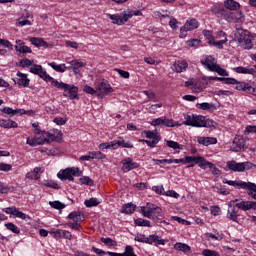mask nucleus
<instances>
[{
  "label": "nucleus",
  "mask_w": 256,
  "mask_h": 256,
  "mask_svg": "<svg viewBox=\"0 0 256 256\" xmlns=\"http://www.w3.org/2000/svg\"><path fill=\"white\" fill-rule=\"evenodd\" d=\"M151 125L153 127H157L159 125H162L163 127H177L179 126V122L174 121L173 119H169L166 116H163L153 119Z\"/></svg>",
  "instance_id": "12"
},
{
  "label": "nucleus",
  "mask_w": 256,
  "mask_h": 256,
  "mask_svg": "<svg viewBox=\"0 0 256 256\" xmlns=\"http://www.w3.org/2000/svg\"><path fill=\"white\" fill-rule=\"evenodd\" d=\"M36 137V142L37 145H45V143H49L47 140V136L45 135V132L42 133V137L41 136H35Z\"/></svg>",
  "instance_id": "54"
},
{
  "label": "nucleus",
  "mask_w": 256,
  "mask_h": 256,
  "mask_svg": "<svg viewBox=\"0 0 256 256\" xmlns=\"http://www.w3.org/2000/svg\"><path fill=\"white\" fill-rule=\"evenodd\" d=\"M44 187H49L50 189H61V186L53 180H45L43 182Z\"/></svg>",
  "instance_id": "50"
},
{
  "label": "nucleus",
  "mask_w": 256,
  "mask_h": 256,
  "mask_svg": "<svg viewBox=\"0 0 256 256\" xmlns=\"http://www.w3.org/2000/svg\"><path fill=\"white\" fill-rule=\"evenodd\" d=\"M194 165H198L200 167V169H211L213 168V163L207 161L204 157L202 156H194Z\"/></svg>",
  "instance_id": "22"
},
{
  "label": "nucleus",
  "mask_w": 256,
  "mask_h": 256,
  "mask_svg": "<svg viewBox=\"0 0 256 256\" xmlns=\"http://www.w3.org/2000/svg\"><path fill=\"white\" fill-rule=\"evenodd\" d=\"M245 135H249V133H256V126L255 125H248L245 129Z\"/></svg>",
  "instance_id": "64"
},
{
  "label": "nucleus",
  "mask_w": 256,
  "mask_h": 256,
  "mask_svg": "<svg viewBox=\"0 0 256 256\" xmlns=\"http://www.w3.org/2000/svg\"><path fill=\"white\" fill-rule=\"evenodd\" d=\"M96 91L98 99H105L107 95L113 93V87H111V84L107 80H103L97 85Z\"/></svg>",
  "instance_id": "9"
},
{
  "label": "nucleus",
  "mask_w": 256,
  "mask_h": 256,
  "mask_svg": "<svg viewBox=\"0 0 256 256\" xmlns=\"http://www.w3.org/2000/svg\"><path fill=\"white\" fill-rule=\"evenodd\" d=\"M68 219H72V221H74V223H79V221H85V215L82 214L81 211L71 212L68 215Z\"/></svg>",
  "instance_id": "36"
},
{
  "label": "nucleus",
  "mask_w": 256,
  "mask_h": 256,
  "mask_svg": "<svg viewBox=\"0 0 256 256\" xmlns=\"http://www.w3.org/2000/svg\"><path fill=\"white\" fill-rule=\"evenodd\" d=\"M71 69L75 75L81 73V69L87 65L85 62H79V60H73L70 62Z\"/></svg>",
  "instance_id": "30"
},
{
  "label": "nucleus",
  "mask_w": 256,
  "mask_h": 256,
  "mask_svg": "<svg viewBox=\"0 0 256 256\" xmlns=\"http://www.w3.org/2000/svg\"><path fill=\"white\" fill-rule=\"evenodd\" d=\"M42 69H43V66H41L39 64H34L30 68V73H33V75H37Z\"/></svg>",
  "instance_id": "60"
},
{
  "label": "nucleus",
  "mask_w": 256,
  "mask_h": 256,
  "mask_svg": "<svg viewBox=\"0 0 256 256\" xmlns=\"http://www.w3.org/2000/svg\"><path fill=\"white\" fill-rule=\"evenodd\" d=\"M2 113H5L6 115H9V117H15V115H17L18 113H20V115L25 114V110L23 109H13L11 107H4L3 109H1Z\"/></svg>",
  "instance_id": "33"
},
{
  "label": "nucleus",
  "mask_w": 256,
  "mask_h": 256,
  "mask_svg": "<svg viewBox=\"0 0 256 256\" xmlns=\"http://www.w3.org/2000/svg\"><path fill=\"white\" fill-rule=\"evenodd\" d=\"M36 75H38L40 79H43V81H46V83H51L53 87H55L54 81H58L55 78L51 77V75L47 74V71L43 70V68Z\"/></svg>",
  "instance_id": "31"
},
{
  "label": "nucleus",
  "mask_w": 256,
  "mask_h": 256,
  "mask_svg": "<svg viewBox=\"0 0 256 256\" xmlns=\"http://www.w3.org/2000/svg\"><path fill=\"white\" fill-rule=\"evenodd\" d=\"M245 145H247L245 138L235 137L230 146V151H233V153H241V151H245Z\"/></svg>",
  "instance_id": "13"
},
{
  "label": "nucleus",
  "mask_w": 256,
  "mask_h": 256,
  "mask_svg": "<svg viewBox=\"0 0 256 256\" xmlns=\"http://www.w3.org/2000/svg\"><path fill=\"white\" fill-rule=\"evenodd\" d=\"M166 145L170 149H175V150L181 149V144H179L178 142L172 141V140H166Z\"/></svg>",
  "instance_id": "53"
},
{
  "label": "nucleus",
  "mask_w": 256,
  "mask_h": 256,
  "mask_svg": "<svg viewBox=\"0 0 256 256\" xmlns=\"http://www.w3.org/2000/svg\"><path fill=\"white\" fill-rule=\"evenodd\" d=\"M235 39H237L240 47H243L247 51L253 49V36L247 33H238L235 34Z\"/></svg>",
  "instance_id": "7"
},
{
  "label": "nucleus",
  "mask_w": 256,
  "mask_h": 256,
  "mask_svg": "<svg viewBox=\"0 0 256 256\" xmlns=\"http://www.w3.org/2000/svg\"><path fill=\"white\" fill-rule=\"evenodd\" d=\"M141 135L142 137H146V139H152V141H145L146 145H148V147H151V149L157 147V144L159 143V141H161V135L157 134V132L155 131L143 130Z\"/></svg>",
  "instance_id": "8"
},
{
  "label": "nucleus",
  "mask_w": 256,
  "mask_h": 256,
  "mask_svg": "<svg viewBox=\"0 0 256 256\" xmlns=\"http://www.w3.org/2000/svg\"><path fill=\"white\" fill-rule=\"evenodd\" d=\"M16 43L17 45L15 46V50L18 53H33V50H31V47L25 46V44L21 42V40L16 41Z\"/></svg>",
  "instance_id": "34"
},
{
  "label": "nucleus",
  "mask_w": 256,
  "mask_h": 256,
  "mask_svg": "<svg viewBox=\"0 0 256 256\" xmlns=\"http://www.w3.org/2000/svg\"><path fill=\"white\" fill-rule=\"evenodd\" d=\"M0 127H2L3 129H17L19 125L17 124V122L11 119H1Z\"/></svg>",
  "instance_id": "29"
},
{
  "label": "nucleus",
  "mask_w": 256,
  "mask_h": 256,
  "mask_svg": "<svg viewBox=\"0 0 256 256\" xmlns=\"http://www.w3.org/2000/svg\"><path fill=\"white\" fill-rule=\"evenodd\" d=\"M197 143H199V145H203L204 147H209V145H217V138L199 137Z\"/></svg>",
  "instance_id": "26"
},
{
  "label": "nucleus",
  "mask_w": 256,
  "mask_h": 256,
  "mask_svg": "<svg viewBox=\"0 0 256 256\" xmlns=\"http://www.w3.org/2000/svg\"><path fill=\"white\" fill-rule=\"evenodd\" d=\"M174 249L175 251H182V253H189V251H191V246L185 243L177 242L174 244Z\"/></svg>",
  "instance_id": "40"
},
{
  "label": "nucleus",
  "mask_w": 256,
  "mask_h": 256,
  "mask_svg": "<svg viewBox=\"0 0 256 256\" xmlns=\"http://www.w3.org/2000/svg\"><path fill=\"white\" fill-rule=\"evenodd\" d=\"M201 63L208 69V71H211L213 67L217 66V60L213 56H206L201 60Z\"/></svg>",
  "instance_id": "25"
},
{
  "label": "nucleus",
  "mask_w": 256,
  "mask_h": 256,
  "mask_svg": "<svg viewBox=\"0 0 256 256\" xmlns=\"http://www.w3.org/2000/svg\"><path fill=\"white\" fill-rule=\"evenodd\" d=\"M141 213L144 215V217H147L148 219H151L153 217V212L157 211L158 213H161V208L156 206L152 203H147L146 207L142 206L140 208Z\"/></svg>",
  "instance_id": "16"
},
{
  "label": "nucleus",
  "mask_w": 256,
  "mask_h": 256,
  "mask_svg": "<svg viewBox=\"0 0 256 256\" xmlns=\"http://www.w3.org/2000/svg\"><path fill=\"white\" fill-rule=\"evenodd\" d=\"M48 143H61L63 139V132L58 129L52 130V132H44Z\"/></svg>",
  "instance_id": "14"
},
{
  "label": "nucleus",
  "mask_w": 256,
  "mask_h": 256,
  "mask_svg": "<svg viewBox=\"0 0 256 256\" xmlns=\"http://www.w3.org/2000/svg\"><path fill=\"white\" fill-rule=\"evenodd\" d=\"M126 13V17L128 19V21L131 19V17H133L134 15L136 17H139L141 15H143V12L142 11H139V10H126L124 11Z\"/></svg>",
  "instance_id": "51"
},
{
  "label": "nucleus",
  "mask_w": 256,
  "mask_h": 256,
  "mask_svg": "<svg viewBox=\"0 0 256 256\" xmlns=\"http://www.w3.org/2000/svg\"><path fill=\"white\" fill-rule=\"evenodd\" d=\"M84 93H87L88 95H97V90L89 85H86L84 86Z\"/></svg>",
  "instance_id": "61"
},
{
  "label": "nucleus",
  "mask_w": 256,
  "mask_h": 256,
  "mask_svg": "<svg viewBox=\"0 0 256 256\" xmlns=\"http://www.w3.org/2000/svg\"><path fill=\"white\" fill-rule=\"evenodd\" d=\"M204 37L208 39L209 45H212L213 47H217L218 49H223V45L227 43V38L225 40L215 41V39L211 37V33H205Z\"/></svg>",
  "instance_id": "23"
},
{
  "label": "nucleus",
  "mask_w": 256,
  "mask_h": 256,
  "mask_svg": "<svg viewBox=\"0 0 256 256\" xmlns=\"http://www.w3.org/2000/svg\"><path fill=\"white\" fill-rule=\"evenodd\" d=\"M4 213L7 215H14V217H17L18 219H23L24 221H27V219H31V217L21 211H19V208L12 206L2 209Z\"/></svg>",
  "instance_id": "15"
},
{
  "label": "nucleus",
  "mask_w": 256,
  "mask_h": 256,
  "mask_svg": "<svg viewBox=\"0 0 256 256\" xmlns=\"http://www.w3.org/2000/svg\"><path fill=\"white\" fill-rule=\"evenodd\" d=\"M183 125H186L187 127H205L206 129H217V122H215L213 119L207 118L206 116L197 114H187L185 116Z\"/></svg>",
  "instance_id": "1"
},
{
  "label": "nucleus",
  "mask_w": 256,
  "mask_h": 256,
  "mask_svg": "<svg viewBox=\"0 0 256 256\" xmlns=\"http://www.w3.org/2000/svg\"><path fill=\"white\" fill-rule=\"evenodd\" d=\"M223 183L226 185H230L231 187H235V189H245L247 186V182L244 181H233V180H223Z\"/></svg>",
  "instance_id": "32"
},
{
  "label": "nucleus",
  "mask_w": 256,
  "mask_h": 256,
  "mask_svg": "<svg viewBox=\"0 0 256 256\" xmlns=\"http://www.w3.org/2000/svg\"><path fill=\"white\" fill-rule=\"evenodd\" d=\"M211 11L215 17L218 19H224L225 21H232L235 17V14L233 12L227 11V9H225V5L221 3L214 4L211 8Z\"/></svg>",
  "instance_id": "5"
},
{
  "label": "nucleus",
  "mask_w": 256,
  "mask_h": 256,
  "mask_svg": "<svg viewBox=\"0 0 256 256\" xmlns=\"http://www.w3.org/2000/svg\"><path fill=\"white\" fill-rule=\"evenodd\" d=\"M33 65V60L29 59H22L19 63V67L25 68V67H31Z\"/></svg>",
  "instance_id": "58"
},
{
  "label": "nucleus",
  "mask_w": 256,
  "mask_h": 256,
  "mask_svg": "<svg viewBox=\"0 0 256 256\" xmlns=\"http://www.w3.org/2000/svg\"><path fill=\"white\" fill-rule=\"evenodd\" d=\"M140 165L137 162H133V158H126L122 160V171L124 173H129V171H133V169H139Z\"/></svg>",
  "instance_id": "17"
},
{
  "label": "nucleus",
  "mask_w": 256,
  "mask_h": 256,
  "mask_svg": "<svg viewBox=\"0 0 256 256\" xmlns=\"http://www.w3.org/2000/svg\"><path fill=\"white\" fill-rule=\"evenodd\" d=\"M196 107L202 111H215L217 109L215 104H210L209 102L197 103Z\"/></svg>",
  "instance_id": "38"
},
{
  "label": "nucleus",
  "mask_w": 256,
  "mask_h": 256,
  "mask_svg": "<svg viewBox=\"0 0 256 256\" xmlns=\"http://www.w3.org/2000/svg\"><path fill=\"white\" fill-rule=\"evenodd\" d=\"M30 43L32 45H34V47H43L44 49H49V47H51V45L49 43H47L45 40H43V38H30Z\"/></svg>",
  "instance_id": "28"
},
{
  "label": "nucleus",
  "mask_w": 256,
  "mask_h": 256,
  "mask_svg": "<svg viewBox=\"0 0 256 256\" xmlns=\"http://www.w3.org/2000/svg\"><path fill=\"white\" fill-rule=\"evenodd\" d=\"M118 147H123L124 149H133V144L130 142H125V140H117Z\"/></svg>",
  "instance_id": "55"
},
{
  "label": "nucleus",
  "mask_w": 256,
  "mask_h": 256,
  "mask_svg": "<svg viewBox=\"0 0 256 256\" xmlns=\"http://www.w3.org/2000/svg\"><path fill=\"white\" fill-rule=\"evenodd\" d=\"M187 67H189V64L187 63V61L178 60L173 64L172 69L176 73H183V71H187Z\"/></svg>",
  "instance_id": "24"
},
{
  "label": "nucleus",
  "mask_w": 256,
  "mask_h": 256,
  "mask_svg": "<svg viewBox=\"0 0 256 256\" xmlns=\"http://www.w3.org/2000/svg\"><path fill=\"white\" fill-rule=\"evenodd\" d=\"M223 82L225 85H236L237 91H243L244 93H248V95H256V87L245 81H238L235 78L224 77Z\"/></svg>",
  "instance_id": "3"
},
{
  "label": "nucleus",
  "mask_w": 256,
  "mask_h": 256,
  "mask_svg": "<svg viewBox=\"0 0 256 256\" xmlns=\"http://www.w3.org/2000/svg\"><path fill=\"white\" fill-rule=\"evenodd\" d=\"M16 75L18 76V78L14 79L16 85H19V87H29L31 80L27 77V74L18 71Z\"/></svg>",
  "instance_id": "21"
},
{
  "label": "nucleus",
  "mask_w": 256,
  "mask_h": 256,
  "mask_svg": "<svg viewBox=\"0 0 256 256\" xmlns=\"http://www.w3.org/2000/svg\"><path fill=\"white\" fill-rule=\"evenodd\" d=\"M135 209H137V206L133 203H127L121 208V213H124L125 215H133L135 213Z\"/></svg>",
  "instance_id": "35"
},
{
  "label": "nucleus",
  "mask_w": 256,
  "mask_h": 256,
  "mask_svg": "<svg viewBox=\"0 0 256 256\" xmlns=\"http://www.w3.org/2000/svg\"><path fill=\"white\" fill-rule=\"evenodd\" d=\"M79 181L80 183H82V185H89L90 187L91 185H93V181L91 180V178H89V176L81 177Z\"/></svg>",
  "instance_id": "59"
},
{
  "label": "nucleus",
  "mask_w": 256,
  "mask_h": 256,
  "mask_svg": "<svg viewBox=\"0 0 256 256\" xmlns=\"http://www.w3.org/2000/svg\"><path fill=\"white\" fill-rule=\"evenodd\" d=\"M153 243H156V245H165V240L160 239L157 234H152L150 235V245H153Z\"/></svg>",
  "instance_id": "45"
},
{
  "label": "nucleus",
  "mask_w": 256,
  "mask_h": 256,
  "mask_svg": "<svg viewBox=\"0 0 256 256\" xmlns=\"http://www.w3.org/2000/svg\"><path fill=\"white\" fill-rule=\"evenodd\" d=\"M212 73H217L219 74L221 77H227L229 74L227 73V70L223 69L221 66H219L218 64H216V66H213L211 69Z\"/></svg>",
  "instance_id": "43"
},
{
  "label": "nucleus",
  "mask_w": 256,
  "mask_h": 256,
  "mask_svg": "<svg viewBox=\"0 0 256 256\" xmlns=\"http://www.w3.org/2000/svg\"><path fill=\"white\" fill-rule=\"evenodd\" d=\"M226 167L229 171H234V173H243V171H249V169H253V167L256 169V165L249 161L237 162L235 160L228 161Z\"/></svg>",
  "instance_id": "4"
},
{
  "label": "nucleus",
  "mask_w": 256,
  "mask_h": 256,
  "mask_svg": "<svg viewBox=\"0 0 256 256\" xmlns=\"http://www.w3.org/2000/svg\"><path fill=\"white\" fill-rule=\"evenodd\" d=\"M233 203H236L237 209L240 211H256V201L243 200V199H235Z\"/></svg>",
  "instance_id": "11"
},
{
  "label": "nucleus",
  "mask_w": 256,
  "mask_h": 256,
  "mask_svg": "<svg viewBox=\"0 0 256 256\" xmlns=\"http://www.w3.org/2000/svg\"><path fill=\"white\" fill-rule=\"evenodd\" d=\"M162 19H167L171 29H173V31H177V29H179V25H181V23H179V21H177V19L170 17V16H165L162 15Z\"/></svg>",
  "instance_id": "39"
},
{
  "label": "nucleus",
  "mask_w": 256,
  "mask_h": 256,
  "mask_svg": "<svg viewBox=\"0 0 256 256\" xmlns=\"http://www.w3.org/2000/svg\"><path fill=\"white\" fill-rule=\"evenodd\" d=\"M49 67H52L57 73H65L67 66L65 64H57L56 62H50Z\"/></svg>",
  "instance_id": "41"
},
{
  "label": "nucleus",
  "mask_w": 256,
  "mask_h": 256,
  "mask_svg": "<svg viewBox=\"0 0 256 256\" xmlns=\"http://www.w3.org/2000/svg\"><path fill=\"white\" fill-rule=\"evenodd\" d=\"M13 169V166L11 164H5L3 162H0V171L8 172Z\"/></svg>",
  "instance_id": "62"
},
{
  "label": "nucleus",
  "mask_w": 256,
  "mask_h": 256,
  "mask_svg": "<svg viewBox=\"0 0 256 256\" xmlns=\"http://www.w3.org/2000/svg\"><path fill=\"white\" fill-rule=\"evenodd\" d=\"M239 208H237V202H233V200L228 204V210L226 217L230 221L234 223H239Z\"/></svg>",
  "instance_id": "10"
},
{
  "label": "nucleus",
  "mask_w": 256,
  "mask_h": 256,
  "mask_svg": "<svg viewBox=\"0 0 256 256\" xmlns=\"http://www.w3.org/2000/svg\"><path fill=\"white\" fill-rule=\"evenodd\" d=\"M66 225L67 227H70V229H73L74 231L81 230V224L79 222H69Z\"/></svg>",
  "instance_id": "57"
},
{
  "label": "nucleus",
  "mask_w": 256,
  "mask_h": 256,
  "mask_svg": "<svg viewBox=\"0 0 256 256\" xmlns=\"http://www.w3.org/2000/svg\"><path fill=\"white\" fill-rule=\"evenodd\" d=\"M199 27V22L195 18H191L186 21L183 27L180 28V31L187 33L188 31H195Z\"/></svg>",
  "instance_id": "20"
},
{
  "label": "nucleus",
  "mask_w": 256,
  "mask_h": 256,
  "mask_svg": "<svg viewBox=\"0 0 256 256\" xmlns=\"http://www.w3.org/2000/svg\"><path fill=\"white\" fill-rule=\"evenodd\" d=\"M99 200L97 198H90L88 200L84 201L85 207L91 208V207H97L99 205Z\"/></svg>",
  "instance_id": "49"
},
{
  "label": "nucleus",
  "mask_w": 256,
  "mask_h": 256,
  "mask_svg": "<svg viewBox=\"0 0 256 256\" xmlns=\"http://www.w3.org/2000/svg\"><path fill=\"white\" fill-rule=\"evenodd\" d=\"M106 16L108 17V19H110L112 21V23H114V25H123L124 23H127V21H129L125 11L121 15L107 14Z\"/></svg>",
  "instance_id": "19"
},
{
  "label": "nucleus",
  "mask_w": 256,
  "mask_h": 256,
  "mask_svg": "<svg viewBox=\"0 0 256 256\" xmlns=\"http://www.w3.org/2000/svg\"><path fill=\"white\" fill-rule=\"evenodd\" d=\"M233 71L241 75H253V77H255L256 75L255 68H247V67L239 66V67L233 68Z\"/></svg>",
  "instance_id": "27"
},
{
  "label": "nucleus",
  "mask_w": 256,
  "mask_h": 256,
  "mask_svg": "<svg viewBox=\"0 0 256 256\" xmlns=\"http://www.w3.org/2000/svg\"><path fill=\"white\" fill-rule=\"evenodd\" d=\"M90 155L92 156V160L98 159V160L103 161V159H107V155H105L101 151H90Z\"/></svg>",
  "instance_id": "47"
},
{
  "label": "nucleus",
  "mask_w": 256,
  "mask_h": 256,
  "mask_svg": "<svg viewBox=\"0 0 256 256\" xmlns=\"http://www.w3.org/2000/svg\"><path fill=\"white\" fill-rule=\"evenodd\" d=\"M241 5L235 0H226L224 2V8L228 9L229 11H237Z\"/></svg>",
  "instance_id": "37"
},
{
  "label": "nucleus",
  "mask_w": 256,
  "mask_h": 256,
  "mask_svg": "<svg viewBox=\"0 0 256 256\" xmlns=\"http://www.w3.org/2000/svg\"><path fill=\"white\" fill-rule=\"evenodd\" d=\"M81 175H83V172H81L79 168L71 167L60 171L57 174V177L60 181H75V178L73 177H81Z\"/></svg>",
  "instance_id": "6"
},
{
  "label": "nucleus",
  "mask_w": 256,
  "mask_h": 256,
  "mask_svg": "<svg viewBox=\"0 0 256 256\" xmlns=\"http://www.w3.org/2000/svg\"><path fill=\"white\" fill-rule=\"evenodd\" d=\"M54 87L64 90L63 97H67L71 101L79 99V87L74 84H67L64 82L54 81Z\"/></svg>",
  "instance_id": "2"
},
{
  "label": "nucleus",
  "mask_w": 256,
  "mask_h": 256,
  "mask_svg": "<svg viewBox=\"0 0 256 256\" xmlns=\"http://www.w3.org/2000/svg\"><path fill=\"white\" fill-rule=\"evenodd\" d=\"M6 229H8V231H11L12 233H15L16 235H19V233H21V230L19 229V227H17V225L13 224L12 222H8L5 224Z\"/></svg>",
  "instance_id": "48"
},
{
  "label": "nucleus",
  "mask_w": 256,
  "mask_h": 256,
  "mask_svg": "<svg viewBox=\"0 0 256 256\" xmlns=\"http://www.w3.org/2000/svg\"><path fill=\"white\" fill-rule=\"evenodd\" d=\"M203 256H220L219 252L210 249H204L202 251Z\"/></svg>",
  "instance_id": "56"
},
{
  "label": "nucleus",
  "mask_w": 256,
  "mask_h": 256,
  "mask_svg": "<svg viewBox=\"0 0 256 256\" xmlns=\"http://www.w3.org/2000/svg\"><path fill=\"white\" fill-rule=\"evenodd\" d=\"M195 156H185L184 158L179 159V163H183V165H186V163H189L190 165L188 167H195Z\"/></svg>",
  "instance_id": "44"
},
{
  "label": "nucleus",
  "mask_w": 256,
  "mask_h": 256,
  "mask_svg": "<svg viewBox=\"0 0 256 256\" xmlns=\"http://www.w3.org/2000/svg\"><path fill=\"white\" fill-rule=\"evenodd\" d=\"M54 123H56V125H65V123H67V118H62V117H56L54 118Z\"/></svg>",
  "instance_id": "63"
},
{
  "label": "nucleus",
  "mask_w": 256,
  "mask_h": 256,
  "mask_svg": "<svg viewBox=\"0 0 256 256\" xmlns=\"http://www.w3.org/2000/svg\"><path fill=\"white\" fill-rule=\"evenodd\" d=\"M135 225L138 227H151V221L145 220L143 218H137L134 220Z\"/></svg>",
  "instance_id": "46"
},
{
  "label": "nucleus",
  "mask_w": 256,
  "mask_h": 256,
  "mask_svg": "<svg viewBox=\"0 0 256 256\" xmlns=\"http://www.w3.org/2000/svg\"><path fill=\"white\" fill-rule=\"evenodd\" d=\"M134 241H137L138 243H146L147 245H151V235L147 237L145 236V234H140L138 236H135Z\"/></svg>",
  "instance_id": "42"
},
{
  "label": "nucleus",
  "mask_w": 256,
  "mask_h": 256,
  "mask_svg": "<svg viewBox=\"0 0 256 256\" xmlns=\"http://www.w3.org/2000/svg\"><path fill=\"white\" fill-rule=\"evenodd\" d=\"M54 239H68L71 241L73 239V234L67 230H61V229H56L55 231H50L49 232Z\"/></svg>",
  "instance_id": "18"
},
{
  "label": "nucleus",
  "mask_w": 256,
  "mask_h": 256,
  "mask_svg": "<svg viewBox=\"0 0 256 256\" xmlns=\"http://www.w3.org/2000/svg\"><path fill=\"white\" fill-rule=\"evenodd\" d=\"M50 207L52 209H57L58 211H61V209H65V204L61 203V201H50L49 202Z\"/></svg>",
  "instance_id": "52"
}]
</instances>
